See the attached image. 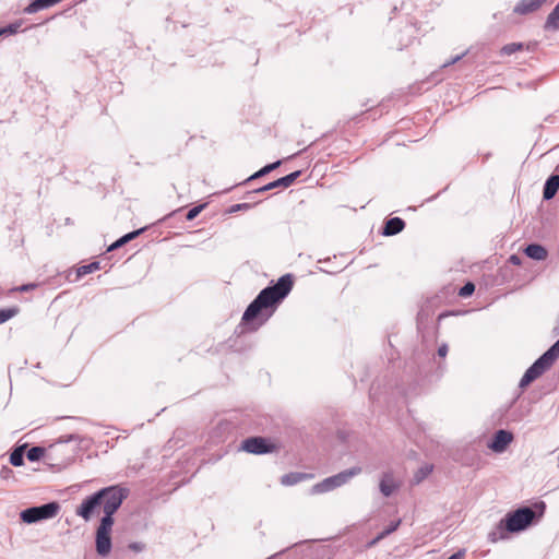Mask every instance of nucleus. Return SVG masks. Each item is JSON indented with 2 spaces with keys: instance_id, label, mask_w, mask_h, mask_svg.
Instances as JSON below:
<instances>
[{
  "instance_id": "cd10ccee",
  "label": "nucleus",
  "mask_w": 559,
  "mask_h": 559,
  "mask_svg": "<svg viewBox=\"0 0 559 559\" xmlns=\"http://www.w3.org/2000/svg\"><path fill=\"white\" fill-rule=\"evenodd\" d=\"M432 471V466L430 465H426V466H423L421 468H419L417 471V473L415 474V480L416 483H420L423 479H425Z\"/></svg>"
},
{
  "instance_id": "412c9836",
  "label": "nucleus",
  "mask_w": 559,
  "mask_h": 559,
  "mask_svg": "<svg viewBox=\"0 0 559 559\" xmlns=\"http://www.w3.org/2000/svg\"><path fill=\"white\" fill-rule=\"evenodd\" d=\"M304 478H305L304 474L289 473V474H285L282 476L281 483L284 486H293V485H296L297 483H299L300 480H302Z\"/></svg>"
},
{
  "instance_id": "473e14b6",
  "label": "nucleus",
  "mask_w": 559,
  "mask_h": 559,
  "mask_svg": "<svg viewBox=\"0 0 559 559\" xmlns=\"http://www.w3.org/2000/svg\"><path fill=\"white\" fill-rule=\"evenodd\" d=\"M37 287V284L35 283H29V284H24V285H21L19 287H16L14 290H19V292H28V290H32L34 288Z\"/></svg>"
},
{
  "instance_id": "72a5a7b5",
  "label": "nucleus",
  "mask_w": 559,
  "mask_h": 559,
  "mask_svg": "<svg viewBox=\"0 0 559 559\" xmlns=\"http://www.w3.org/2000/svg\"><path fill=\"white\" fill-rule=\"evenodd\" d=\"M466 55V52H463L461 55H457L455 57H453L451 60L447 61L445 63H443V67L447 68L451 64H454L456 63L457 61H460L464 56Z\"/></svg>"
},
{
  "instance_id": "7ed1b4c3",
  "label": "nucleus",
  "mask_w": 559,
  "mask_h": 559,
  "mask_svg": "<svg viewBox=\"0 0 559 559\" xmlns=\"http://www.w3.org/2000/svg\"><path fill=\"white\" fill-rule=\"evenodd\" d=\"M536 513L530 507H522L513 512H509L497 525V530L489 533L490 542L496 543L504 538L506 533H518L526 530L535 520Z\"/></svg>"
},
{
  "instance_id": "c85d7f7f",
  "label": "nucleus",
  "mask_w": 559,
  "mask_h": 559,
  "mask_svg": "<svg viewBox=\"0 0 559 559\" xmlns=\"http://www.w3.org/2000/svg\"><path fill=\"white\" fill-rule=\"evenodd\" d=\"M475 290V285L472 282H467L464 286H462L459 290V296L468 297Z\"/></svg>"
},
{
  "instance_id": "b1692460",
  "label": "nucleus",
  "mask_w": 559,
  "mask_h": 559,
  "mask_svg": "<svg viewBox=\"0 0 559 559\" xmlns=\"http://www.w3.org/2000/svg\"><path fill=\"white\" fill-rule=\"evenodd\" d=\"M45 454V449L41 447H32L26 452V457L31 462L39 461Z\"/></svg>"
},
{
  "instance_id": "39448f33",
  "label": "nucleus",
  "mask_w": 559,
  "mask_h": 559,
  "mask_svg": "<svg viewBox=\"0 0 559 559\" xmlns=\"http://www.w3.org/2000/svg\"><path fill=\"white\" fill-rule=\"evenodd\" d=\"M110 509L107 512V516H103L99 523V526L96 531V551L102 557H107L110 554L111 550V537L110 532L114 525V518H112V509L111 507H108Z\"/></svg>"
},
{
  "instance_id": "f03ea898",
  "label": "nucleus",
  "mask_w": 559,
  "mask_h": 559,
  "mask_svg": "<svg viewBox=\"0 0 559 559\" xmlns=\"http://www.w3.org/2000/svg\"><path fill=\"white\" fill-rule=\"evenodd\" d=\"M128 489L119 486H110L103 488L95 493L86 497L82 503L76 508V515L81 516L85 521H90L95 512L103 506L104 516H107V512L112 509V515L120 508L123 500L128 497Z\"/></svg>"
},
{
  "instance_id": "c9c22d12",
  "label": "nucleus",
  "mask_w": 559,
  "mask_h": 559,
  "mask_svg": "<svg viewBox=\"0 0 559 559\" xmlns=\"http://www.w3.org/2000/svg\"><path fill=\"white\" fill-rule=\"evenodd\" d=\"M465 549H460L459 551L451 555L448 559H462L465 556Z\"/></svg>"
},
{
  "instance_id": "5701e85b",
  "label": "nucleus",
  "mask_w": 559,
  "mask_h": 559,
  "mask_svg": "<svg viewBox=\"0 0 559 559\" xmlns=\"http://www.w3.org/2000/svg\"><path fill=\"white\" fill-rule=\"evenodd\" d=\"M401 524V520H397L395 522H392L385 530H383L371 543L370 545L377 544L380 539L386 537L391 533L397 530V527Z\"/></svg>"
},
{
  "instance_id": "ea45409f",
  "label": "nucleus",
  "mask_w": 559,
  "mask_h": 559,
  "mask_svg": "<svg viewBox=\"0 0 559 559\" xmlns=\"http://www.w3.org/2000/svg\"><path fill=\"white\" fill-rule=\"evenodd\" d=\"M539 506H540V508H542V512H540V515H542V514H543V512H544V509H545V503H544V502H540V503H539Z\"/></svg>"
},
{
  "instance_id": "c756f323",
  "label": "nucleus",
  "mask_w": 559,
  "mask_h": 559,
  "mask_svg": "<svg viewBox=\"0 0 559 559\" xmlns=\"http://www.w3.org/2000/svg\"><path fill=\"white\" fill-rule=\"evenodd\" d=\"M204 206H205V204H201V205L193 206L192 209H190L186 215L187 221L194 219L200 214V212L204 209Z\"/></svg>"
},
{
  "instance_id": "58836bf2",
  "label": "nucleus",
  "mask_w": 559,
  "mask_h": 559,
  "mask_svg": "<svg viewBox=\"0 0 559 559\" xmlns=\"http://www.w3.org/2000/svg\"><path fill=\"white\" fill-rule=\"evenodd\" d=\"M554 333L559 334V323L554 328Z\"/></svg>"
},
{
  "instance_id": "423d86ee",
  "label": "nucleus",
  "mask_w": 559,
  "mask_h": 559,
  "mask_svg": "<svg viewBox=\"0 0 559 559\" xmlns=\"http://www.w3.org/2000/svg\"><path fill=\"white\" fill-rule=\"evenodd\" d=\"M59 510V503L52 501L38 507L27 508L20 513V518L24 523L33 524L55 518Z\"/></svg>"
},
{
  "instance_id": "393cba45",
  "label": "nucleus",
  "mask_w": 559,
  "mask_h": 559,
  "mask_svg": "<svg viewBox=\"0 0 559 559\" xmlns=\"http://www.w3.org/2000/svg\"><path fill=\"white\" fill-rule=\"evenodd\" d=\"M17 312L19 309L16 307L0 309V324L7 322L8 320L16 316Z\"/></svg>"
},
{
  "instance_id": "9d476101",
  "label": "nucleus",
  "mask_w": 559,
  "mask_h": 559,
  "mask_svg": "<svg viewBox=\"0 0 559 559\" xmlns=\"http://www.w3.org/2000/svg\"><path fill=\"white\" fill-rule=\"evenodd\" d=\"M546 0H521L514 7V13L516 14H528L538 10Z\"/></svg>"
},
{
  "instance_id": "e433bc0d",
  "label": "nucleus",
  "mask_w": 559,
  "mask_h": 559,
  "mask_svg": "<svg viewBox=\"0 0 559 559\" xmlns=\"http://www.w3.org/2000/svg\"><path fill=\"white\" fill-rule=\"evenodd\" d=\"M509 262L513 265H520L521 264V258L516 254H512L509 258Z\"/></svg>"
},
{
  "instance_id": "2f4dec72",
  "label": "nucleus",
  "mask_w": 559,
  "mask_h": 559,
  "mask_svg": "<svg viewBox=\"0 0 559 559\" xmlns=\"http://www.w3.org/2000/svg\"><path fill=\"white\" fill-rule=\"evenodd\" d=\"M19 25L17 24H10L5 27L0 28V36L3 34H14L17 32Z\"/></svg>"
},
{
  "instance_id": "2eb2a0df",
  "label": "nucleus",
  "mask_w": 559,
  "mask_h": 559,
  "mask_svg": "<svg viewBox=\"0 0 559 559\" xmlns=\"http://www.w3.org/2000/svg\"><path fill=\"white\" fill-rule=\"evenodd\" d=\"M361 473V467L354 466L352 468L340 472L336 475H333L336 480V485L341 487L342 485L348 483L353 477L359 475Z\"/></svg>"
},
{
  "instance_id": "9b49d317",
  "label": "nucleus",
  "mask_w": 559,
  "mask_h": 559,
  "mask_svg": "<svg viewBox=\"0 0 559 559\" xmlns=\"http://www.w3.org/2000/svg\"><path fill=\"white\" fill-rule=\"evenodd\" d=\"M524 253L536 261H544L548 257L547 249L538 243H531L524 249Z\"/></svg>"
},
{
  "instance_id": "1a4fd4ad",
  "label": "nucleus",
  "mask_w": 559,
  "mask_h": 559,
  "mask_svg": "<svg viewBox=\"0 0 559 559\" xmlns=\"http://www.w3.org/2000/svg\"><path fill=\"white\" fill-rule=\"evenodd\" d=\"M301 175V171L300 170H296L294 173H290L282 178H278L277 180H274L272 182H269L267 185L261 187V188H258L257 190H254L255 193H262V192H266V191H270V190H273V189H276V188H288L290 187L295 180Z\"/></svg>"
},
{
  "instance_id": "aec40b11",
  "label": "nucleus",
  "mask_w": 559,
  "mask_h": 559,
  "mask_svg": "<svg viewBox=\"0 0 559 559\" xmlns=\"http://www.w3.org/2000/svg\"><path fill=\"white\" fill-rule=\"evenodd\" d=\"M282 164V160H276L274 163H271V164H267L265 165L264 167H262L260 170H258L257 173H254L252 176H250L248 178V181L250 180H254L257 178H260L262 176H265L266 174L275 170L277 167H280V165Z\"/></svg>"
},
{
  "instance_id": "f8f14e48",
  "label": "nucleus",
  "mask_w": 559,
  "mask_h": 559,
  "mask_svg": "<svg viewBox=\"0 0 559 559\" xmlns=\"http://www.w3.org/2000/svg\"><path fill=\"white\" fill-rule=\"evenodd\" d=\"M559 190V175H551L544 185V200H551Z\"/></svg>"
},
{
  "instance_id": "a211bd4d",
  "label": "nucleus",
  "mask_w": 559,
  "mask_h": 559,
  "mask_svg": "<svg viewBox=\"0 0 559 559\" xmlns=\"http://www.w3.org/2000/svg\"><path fill=\"white\" fill-rule=\"evenodd\" d=\"M143 231H144V228H140L138 230H134V231L126 234L124 236H122L121 238L116 240L114 243H111L109 246V248H108V251H112V250H116V249L120 248L121 246H123L127 242H129V241L133 240L134 238H136Z\"/></svg>"
},
{
  "instance_id": "0eeeda50",
  "label": "nucleus",
  "mask_w": 559,
  "mask_h": 559,
  "mask_svg": "<svg viewBox=\"0 0 559 559\" xmlns=\"http://www.w3.org/2000/svg\"><path fill=\"white\" fill-rule=\"evenodd\" d=\"M241 449L252 454H265L272 452L274 445L262 437H250L242 441Z\"/></svg>"
},
{
  "instance_id": "f704fd0d",
  "label": "nucleus",
  "mask_w": 559,
  "mask_h": 559,
  "mask_svg": "<svg viewBox=\"0 0 559 559\" xmlns=\"http://www.w3.org/2000/svg\"><path fill=\"white\" fill-rule=\"evenodd\" d=\"M144 547H145V546H144V544H142V543H131V544L129 545V548H130L131 550H133V551H136V552H140V551L144 550Z\"/></svg>"
},
{
  "instance_id": "6e6552de",
  "label": "nucleus",
  "mask_w": 559,
  "mask_h": 559,
  "mask_svg": "<svg viewBox=\"0 0 559 559\" xmlns=\"http://www.w3.org/2000/svg\"><path fill=\"white\" fill-rule=\"evenodd\" d=\"M512 432L504 429H500L493 435L492 440L488 443V448L496 453H501L507 449V447L512 442Z\"/></svg>"
},
{
  "instance_id": "4c0bfd02",
  "label": "nucleus",
  "mask_w": 559,
  "mask_h": 559,
  "mask_svg": "<svg viewBox=\"0 0 559 559\" xmlns=\"http://www.w3.org/2000/svg\"><path fill=\"white\" fill-rule=\"evenodd\" d=\"M448 354V345L447 344H442L439 348H438V355L440 357H445Z\"/></svg>"
},
{
  "instance_id": "f3484780",
  "label": "nucleus",
  "mask_w": 559,
  "mask_h": 559,
  "mask_svg": "<svg viewBox=\"0 0 559 559\" xmlns=\"http://www.w3.org/2000/svg\"><path fill=\"white\" fill-rule=\"evenodd\" d=\"M380 491L383 496H391L396 489V485L393 480V477L390 473H385L380 481Z\"/></svg>"
},
{
  "instance_id": "4468645a",
  "label": "nucleus",
  "mask_w": 559,
  "mask_h": 559,
  "mask_svg": "<svg viewBox=\"0 0 559 559\" xmlns=\"http://www.w3.org/2000/svg\"><path fill=\"white\" fill-rule=\"evenodd\" d=\"M405 227V222L400 217H392L386 221L383 228V235L393 236L401 233Z\"/></svg>"
},
{
  "instance_id": "ddd939ff",
  "label": "nucleus",
  "mask_w": 559,
  "mask_h": 559,
  "mask_svg": "<svg viewBox=\"0 0 559 559\" xmlns=\"http://www.w3.org/2000/svg\"><path fill=\"white\" fill-rule=\"evenodd\" d=\"M62 0H33L25 9L24 12L27 14H34L38 11L48 9L56 5Z\"/></svg>"
},
{
  "instance_id": "6ab92c4d",
  "label": "nucleus",
  "mask_w": 559,
  "mask_h": 559,
  "mask_svg": "<svg viewBox=\"0 0 559 559\" xmlns=\"http://www.w3.org/2000/svg\"><path fill=\"white\" fill-rule=\"evenodd\" d=\"M545 29L557 31L559 29V3L554 8V10L547 16L545 22Z\"/></svg>"
},
{
  "instance_id": "4be33fe9",
  "label": "nucleus",
  "mask_w": 559,
  "mask_h": 559,
  "mask_svg": "<svg viewBox=\"0 0 559 559\" xmlns=\"http://www.w3.org/2000/svg\"><path fill=\"white\" fill-rule=\"evenodd\" d=\"M10 463L13 466H22L24 464V448L19 447L10 454Z\"/></svg>"
},
{
  "instance_id": "f257e3e1",
  "label": "nucleus",
  "mask_w": 559,
  "mask_h": 559,
  "mask_svg": "<svg viewBox=\"0 0 559 559\" xmlns=\"http://www.w3.org/2000/svg\"><path fill=\"white\" fill-rule=\"evenodd\" d=\"M293 285V276L285 274L278 278L275 285L263 288L245 310L241 318L242 323L250 324L258 321L254 329L265 323L277 305L290 293Z\"/></svg>"
},
{
  "instance_id": "7c9ffc66",
  "label": "nucleus",
  "mask_w": 559,
  "mask_h": 559,
  "mask_svg": "<svg viewBox=\"0 0 559 559\" xmlns=\"http://www.w3.org/2000/svg\"><path fill=\"white\" fill-rule=\"evenodd\" d=\"M251 204L250 203H238V204H234L230 209H229V213H235V212H238V211H247L249 209H251Z\"/></svg>"
},
{
  "instance_id": "dca6fc26",
  "label": "nucleus",
  "mask_w": 559,
  "mask_h": 559,
  "mask_svg": "<svg viewBox=\"0 0 559 559\" xmlns=\"http://www.w3.org/2000/svg\"><path fill=\"white\" fill-rule=\"evenodd\" d=\"M338 486L336 485L335 477L334 476H330V477L323 479L322 481L316 484L312 487V492L313 493H323V492L331 491V490H333V489H335Z\"/></svg>"
},
{
  "instance_id": "20e7f679",
  "label": "nucleus",
  "mask_w": 559,
  "mask_h": 559,
  "mask_svg": "<svg viewBox=\"0 0 559 559\" xmlns=\"http://www.w3.org/2000/svg\"><path fill=\"white\" fill-rule=\"evenodd\" d=\"M559 358V340L548 348L534 364L525 371L520 380L519 386L526 388L534 380L539 378L543 373L549 370L556 360Z\"/></svg>"
},
{
  "instance_id": "a878e982",
  "label": "nucleus",
  "mask_w": 559,
  "mask_h": 559,
  "mask_svg": "<svg viewBox=\"0 0 559 559\" xmlns=\"http://www.w3.org/2000/svg\"><path fill=\"white\" fill-rule=\"evenodd\" d=\"M523 49L522 43H511L507 44L501 48V53L506 56H511L512 53L520 51Z\"/></svg>"
},
{
  "instance_id": "bb28decb",
  "label": "nucleus",
  "mask_w": 559,
  "mask_h": 559,
  "mask_svg": "<svg viewBox=\"0 0 559 559\" xmlns=\"http://www.w3.org/2000/svg\"><path fill=\"white\" fill-rule=\"evenodd\" d=\"M99 269V262H92L86 265H82L78 269V276H84L86 274L93 273L94 271Z\"/></svg>"
}]
</instances>
